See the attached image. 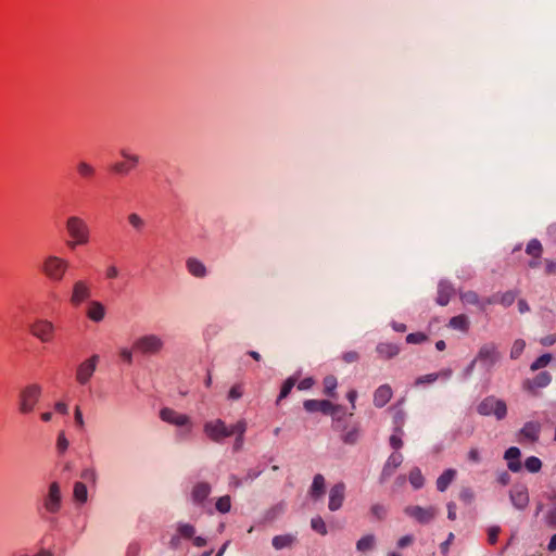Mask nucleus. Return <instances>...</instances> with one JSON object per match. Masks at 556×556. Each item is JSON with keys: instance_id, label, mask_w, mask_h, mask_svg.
<instances>
[{"instance_id": "nucleus-40", "label": "nucleus", "mask_w": 556, "mask_h": 556, "mask_svg": "<svg viewBox=\"0 0 556 556\" xmlns=\"http://www.w3.org/2000/svg\"><path fill=\"white\" fill-rule=\"evenodd\" d=\"M324 392L328 396H334V390L337 388V378L332 375L325 377L324 379Z\"/></svg>"}, {"instance_id": "nucleus-12", "label": "nucleus", "mask_w": 556, "mask_h": 556, "mask_svg": "<svg viewBox=\"0 0 556 556\" xmlns=\"http://www.w3.org/2000/svg\"><path fill=\"white\" fill-rule=\"evenodd\" d=\"M405 514L414 518L421 525L430 523L438 515V508L434 506L421 507L418 505L407 506L404 509Z\"/></svg>"}, {"instance_id": "nucleus-37", "label": "nucleus", "mask_w": 556, "mask_h": 556, "mask_svg": "<svg viewBox=\"0 0 556 556\" xmlns=\"http://www.w3.org/2000/svg\"><path fill=\"white\" fill-rule=\"evenodd\" d=\"M177 533L182 539H192L195 534V528L190 523L178 522L176 528Z\"/></svg>"}, {"instance_id": "nucleus-56", "label": "nucleus", "mask_w": 556, "mask_h": 556, "mask_svg": "<svg viewBox=\"0 0 556 556\" xmlns=\"http://www.w3.org/2000/svg\"><path fill=\"white\" fill-rule=\"evenodd\" d=\"M370 510L371 514L379 520L383 519L387 515V508L380 504L372 505Z\"/></svg>"}, {"instance_id": "nucleus-29", "label": "nucleus", "mask_w": 556, "mask_h": 556, "mask_svg": "<svg viewBox=\"0 0 556 556\" xmlns=\"http://www.w3.org/2000/svg\"><path fill=\"white\" fill-rule=\"evenodd\" d=\"M376 351L383 358H392L399 354L400 349L394 343L381 342L377 345Z\"/></svg>"}, {"instance_id": "nucleus-1", "label": "nucleus", "mask_w": 556, "mask_h": 556, "mask_svg": "<svg viewBox=\"0 0 556 556\" xmlns=\"http://www.w3.org/2000/svg\"><path fill=\"white\" fill-rule=\"evenodd\" d=\"M65 229L70 237L66 245L75 249L77 245H86L90 242L91 230L88 223L78 215H71L65 220Z\"/></svg>"}, {"instance_id": "nucleus-14", "label": "nucleus", "mask_w": 556, "mask_h": 556, "mask_svg": "<svg viewBox=\"0 0 556 556\" xmlns=\"http://www.w3.org/2000/svg\"><path fill=\"white\" fill-rule=\"evenodd\" d=\"M121 156L125 160L123 162H116L112 166V170L115 174L126 175L134 169L140 162V156L132 154L128 149H122L119 151Z\"/></svg>"}, {"instance_id": "nucleus-58", "label": "nucleus", "mask_w": 556, "mask_h": 556, "mask_svg": "<svg viewBox=\"0 0 556 556\" xmlns=\"http://www.w3.org/2000/svg\"><path fill=\"white\" fill-rule=\"evenodd\" d=\"M467 458L470 463L479 464L481 462V457H480V453H479L478 448H476V447L470 448L467 454Z\"/></svg>"}, {"instance_id": "nucleus-21", "label": "nucleus", "mask_w": 556, "mask_h": 556, "mask_svg": "<svg viewBox=\"0 0 556 556\" xmlns=\"http://www.w3.org/2000/svg\"><path fill=\"white\" fill-rule=\"evenodd\" d=\"M106 314L105 306L99 301H89L86 309L87 317L93 323H101Z\"/></svg>"}, {"instance_id": "nucleus-36", "label": "nucleus", "mask_w": 556, "mask_h": 556, "mask_svg": "<svg viewBox=\"0 0 556 556\" xmlns=\"http://www.w3.org/2000/svg\"><path fill=\"white\" fill-rule=\"evenodd\" d=\"M408 479H409L412 486L415 490L421 489L425 484V478L421 473V470L417 467H415L410 470Z\"/></svg>"}, {"instance_id": "nucleus-22", "label": "nucleus", "mask_w": 556, "mask_h": 556, "mask_svg": "<svg viewBox=\"0 0 556 556\" xmlns=\"http://www.w3.org/2000/svg\"><path fill=\"white\" fill-rule=\"evenodd\" d=\"M453 294L454 288L452 283L446 280H441L438 285V296L435 301L439 305L445 306L448 304Z\"/></svg>"}, {"instance_id": "nucleus-38", "label": "nucleus", "mask_w": 556, "mask_h": 556, "mask_svg": "<svg viewBox=\"0 0 556 556\" xmlns=\"http://www.w3.org/2000/svg\"><path fill=\"white\" fill-rule=\"evenodd\" d=\"M542 244L539 240L532 239L528 244L526 252L534 258H540L542 254Z\"/></svg>"}, {"instance_id": "nucleus-55", "label": "nucleus", "mask_w": 556, "mask_h": 556, "mask_svg": "<svg viewBox=\"0 0 556 556\" xmlns=\"http://www.w3.org/2000/svg\"><path fill=\"white\" fill-rule=\"evenodd\" d=\"M500 532H501V528L498 526L490 527L488 529V542L490 544H495L497 542Z\"/></svg>"}, {"instance_id": "nucleus-5", "label": "nucleus", "mask_w": 556, "mask_h": 556, "mask_svg": "<svg viewBox=\"0 0 556 556\" xmlns=\"http://www.w3.org/2000/svg\"><path fill=\"white\" fill-rule=\"evenodd\" d=\"M477 412L481 416L493 415L497 420H503L507 415V405L503 400L489 395L478 404Z\"/></svg>"}, {"instance_id": "nucleus-60", "label": "nucleus", "mask_w": 556, "mask_h": 556, "mask_svg": "<svg viewBox=\"0 0 556 556\" xmlns=\"http://www.w3.org/2000/svg\"><path fill=\"white\" fill-rule=\"evenodd\" d=\"M359 358V355L357 352L355 351H349V352H345L342 356V359L348 363V364H351V363H355L357 362Z\"/></svg>"}, {"instance_id": "nucleus-2", "label": "nucleus", "mask_w": 556, "mask_h": 556, "mask_svg": "<svg viewBox=\"0 0 556 556\" xmlns=\"http://www.w3.org/2000/svg\"><path fill=\"white\" fill-rule=\"evenodd\" d=\"M70 266L68 260L55 254H49L42 260L40 270L48 280L61 282L65 278Z\"/></svg>"}, {"instance_id": "nucleus-48", "label": "nucleus", "mask_w": 556, "mask_h": 556, "mask_svg": "<svg viewBox=\"0 0 556 556\" xmlns=\"http://www.w3.org/2000/svg\"><path fill=\"white\" fill-rule=\"evenodd\" d=\"M311 527L314 531L318 532L321 535L327 534V527L324 519L319 516L312 518Z\"/></svg>"}, {"instance_id": "nucleus-51", "label": "nucleus", "mask_w": 556, "mask_h": 556, "mask_svg": "<svg viewBox=\"0 0 556 556\" xmlns=\"http://www.w3.org/2000/svg\"><path fill=\"white\" fill-rule=\"evenodd\" d=\"M243 395V384L237 383L232 386L228 392L229 400H239Z\"/></svg>"}, {"instance_id": "nucleus-35", "label": "nucleus", "mask_w": 556, "mask_h": 556, "mask_svg": "<svg viewBox=\"0 0 556 556\" xmlns=\"http://www.w3.org/2000/svg\"><path fill=\"white\" fill-rule=\"evenodd\" d=\"M73 496L76 502L84 504L88 500L87 486L83 482H76L74 484Z\"/></svg>"}, {"instance_id": "nucleus-15", "label": "nucleus", "mask_w": 556, "mask_h": 556, "mask_svg": "<svg viewBox=\"0 0 556 556\" xmlns=\"http://www.w3.org/2000/svg\"><path fill=\"white\" fill-rule=\"evenodd\" d=\"M303 406L308 413L321 412L325 415L331 416L341 410V406L334 405L328 400H306Z\"/></svg>"}, {"instance_id": "nucleus-28", "label": "nucleus", "mask_w": 556, "mask_h": 556, "mask_svg": "<svg viewBox=\"0 0 556 556\" xmlns=\"http://www.w3.org/2000/svg\"><path fill=\"white\" fill-rule=\"evenodd\" d=\"M296 542V536L294 534H282L276 535L271 540V544L275 549L280 551L282 548L291 547Z\"/></svg>"}, {"instance_id": "nucleus-13", "label": "nucleus", "mask_w": 556, "mask_h": 556, "mask_svg": "<svg viewBox=\"0 0 556 556\" xmlns=\"http://www.w3.org/2000/svg\"><path fill=\"white\" fill-rule=\"evenodd\" d=\"M552 382V375L548 371H541L533 378L522 381V390L532 396L539 395V389L546 388Z\"/></svg>"}, {"instance_id": "nucleus-52", "label": "nucleus", "mask_w": 556, "mask_h": 556, "mask_svg": "<svg viewBox=\"0 0 556 556\" xmlns=\"http://www.w3.org/2000/svg\"><path fill=\"white\" fill-rule=\"evenodd\" d=\"M427 340V336L422 332H413L406 337V342L410 344L422 343Z\"/></svg>"}, {"instance_id": "nucleus-53", "label": "nucleus", "mask_w": 556, "mask_h": 556, "mask_svg": "<svg viewBox=\"0 0 556 556\" xmlns=\"http://www.w3.org/2000/svg\"><path fill=\"white\" fill-rule=\"evenodd\" d=\"M438 379H439V375H435L434 372L433 374L424 375V376H420V377H418L416 379L415 386H421V384H425V383H433Z\"/></svg>"}, {"instance_id": "nucleus-9", "label": "nucleus", "mask_w": 556, "mask_h": 556, "mask_svg": "<svg viewBox=\"0 0 556 556\" xmlns=\"http://www.w3.org/2000/svg\"><path fill=\"white\" fill-rule=\"evenodd\" d=\"M30 333L42 343H49L54 338L55 327L48 319H37L29 327Z\"/></svg>"}, {"instance_id": "nucleus-42", "label": "nucleus", "mask_w": 556, "mask_h": 556, "mask_svg": "<svg viewBox=\"0 0 556 556\" xmlns=\"http://www.w3.org/2000/svg\"><path fill=\"white\" fill-rule=\"evenodd\" d=\"M497 294V301L501 305H503L504 307H508L510 306L515 300H516V296H517V293L514 292V291H507L505 293H496Z\"/></svg>"}, {"instance_id": "nucleus-18", "label": "nucleus", "mask_w": 556, "mask_h": 556, "mask_svg": "<svg viewBox=\"0 0 556 556\" xmlns=\"http://www.w3.org/2000/svg\"><path fill=\"white\" fill-rule=\"evenodd\" d=\"M45 508L52 514H55L61 508V490L58 482H52L49 486V492L43 502Z\"/></svg>"}, {"instance_id": "nucleus-17", "label": "nucleus", "mask_w": 556, "mask_h": 556, "mask_svg": "<svg viewBox=\"0 0 556 556\" xmlns=\"http://www.w3.org/2000/svg\"><path fill=\"white\" fill-rule=\"evenodd\" d=\"M509 498L515 508L522 510L529 504L528 488L525 484H516L509 491Z\"/></svg>"}, {"instance_id": "nucleus-41", "label": "nucleus", "mask_w": 556, "mask_h": 556, "mask_svg": "<svg viewBox=\"0 0 556 556\" xmlns=\"http://www.w3.org/2000/svg\"><path fill=\"white\" fill-rule=\"evenodd\" d=\"M295 382L296 378L294 377H290L283 382L277 402H280L282 399H286L290 394L291 390L295 386Z\"/></svg>"}, {"instance_id": "nucleus-54", "label": "nucleus", "mask_w": 556, "mask_h": 556, "mask_svg": "<svg viewBox=\"0 0 556 556\" xmlns=\"http://www.w3.org/2000/svg\"><path fill=\"white\" fill-rule=\"evenodd\" d=\"M285 511V504L283 503H280L276 506H274L273 508H270L267 513H266V519L268 520H273L274 518H276L277 516H279L280 514H282Z\"/></svg>"}, {"instance_id": "nucleus-19", "label": "nucleus", "mask_w": 556, "mask_h": 556, "mask_svg": "<svg viewBox=\"0 0 556 556\" xmlns=\"http://www.w3.org/2000/svg\"><path fill=\"white\" fill-rule=\"evenodd\" d=\"M345 497V484L343 482L336 483L329 492L328 508L336 511L342 507Z\"/></svg>"}, {"instance_id": "nucleus-24", "label": "nucleus", "mask_w": 556, "mask_h": 556, "mask_svg": "<svg viewBox=\"0 0 556 556\" xmlns=\"http://www.w3.org/2000/svg\"><path fill=\"white\" fill-rule=\"evenodd\" d=\"M392 389L389 384L380 386L374 393V405L383 407L392 397Z\"/></svg>"}, {"instance_id": "nucleus-25", "label": "nucleus", "mask_w": 556, "mask_h": 556, "mask_svg": "<svg viewBox=\"0 0 556 556\" xmlns=\"http://www.w3.org/2000/svg\"><path fill=\"white\" fill-rule=\"evenodd\" d=\"M211 493V485L207 482L197 483L191 492V497L194 503L201 504L206 500Z\"/></svg>"}, {"instance_id": "nucleus-6", "label": "nucleus", "mask_w": 556, "mask_h": 556, "mask_svg": "<svg viewBox=\"0 0 556 556\" xmlns=\"http://www.w3.org/2000/svg\"><path fill=\"white\" fill-rule=\"evenodd\" d=\"M132 348L143 355H155L163 350L164 341L160 336L149 333L137 338Z\"/></svg>"}, {"instance_id": "nucleus-45", "label": "nucleus", "mask_w": 556, "mask_h": 556, "mask_svg": "<svg viewBox=\"0 0 556 556\" xmlns=\"http://www.w3.org/2000/svg\"><path fill=\"white\" fill-rule=\"evenodd\" d=\"M526 348V342L522 339H517L513 343V346L510 349V358L517 359L522 354L523 350Z\"/></svg>"}, {"instance_id": "nucleus-4", "label": "nucleus", "mask_w": 556, "mask_h": 556, "mask_svg": "<svg viewBox=\"0 0 556 556\" xmlns=\"http://www.w3.org/2000/svg\"><path fill=\"white\" fill-rule=\"evenodd\" d=\"M160 417L165 422L182 428V430L178 433L181 439H186L192 430L193 424L190 417L172 408H162L160 412Z\"/></svg>"}, {"instance_id": "nucleus-3", "label": "nucleus", "mask_w": 556, "mask_h": 556, "mask_svg": "<svg viewBox=\"0 0 556 556\" xmlns=\"http://www.w3.org/2000/svg\"><path fill=\"white\" fill-rule=\"evenodd\" d=\"M42 395V388L38 383H30L20 390L18 412L21 414H30L39 403Z\"/></svg>"}, {"instance_id": "nucleus-44", "label": "nucleus", "mask_w": 556, "mask_h": 556, "mask_svg": "<svg viewBox=\"0 0 556 556\" xmlns=\"http://www.w3.org/2000/svg\"><path fill=\"white\" fill-rule=\"evenodd\" d=\"M247 431V422L244 420H239L235 425L228 427L229 437L236 434L237 437H244Z\"/></svg>"}, {"instance_id": "nucleus-7", "label": "nucleus", "mask_w": 556, "mask_h": 556, "mask_svg": "<svg viewBox=\"0 0 556 556\" xmlns=\"http://www.w3.org/2000/svg\"><path fill=\"white\" fill-rule=\"evenodd\" d=\"M501 353L494 342H488L480 346L476 361L481 364L485 372L490 374L493 367L501 361Z\"/></svg>"}, {"instance_id": "nucleus-11", "label": "nucleus", "mask_w": 556, "mask_h": 556, "mask_svg": "<svg viewBox=\"0 0 556 556\" xmlns=\"http://www.w3.org/2000/svg\"><path fill=\"white\" fill-rule=\"evenodd\" d=\"M203 431L211 441L216 443L229 438L228 426L222 419L206 421L203 426Z\"/></svg>"}, {"instance_id": "nucleus-59", "label": "nucleus", "mask_w": 556, "mask_h": 556, "mask_svg": "<svg viewBox=\"0 0 556 556\" xmlns=\"http://www.w3.org/2000/svg\"><path fill=\"white\" fill-rule=\"evenodd\" d=\"M81 478L87 480V481L96 482V480H97V472L92 468H86L81 472Z\"/></svg>"}, {"instance_id": "nucleus-47", "label": "nucleus", "mask_w": 556, "mask_h": 556, "mask_svg": "<svg viewBox=\"0 0 556 556\" xmlns=\"http://www.w3.org/2000/svg\"><path fill=\"white\" fill-rule=\"evenodd\" d=\"M359 438V431H358V428L356 427H353L352 429L348 430L343 435H342V441L345 443V444H355L357 442Z\"/></svg>"}, {"instance_id": "nucleus-31", "label": "nucleus", "mask_w": 556, "mask_h": 556, "mask_svg": "<svg viewBox=\"0 0 556 556\" xmlns=\"http://www.w3.org/2000/svg\"><path fill=\"white\" fill-rule=\"evenodd\" d=\"M76 170L80 178L87 180L92 179L96 175V167L87 161H79Z\"/></svg>"}, {"instance_id": "nucleus-20", "label": "nucleus", "mask_w": 556, "mask_h": 556, "mask_svg": "<svg viewBox=\"0 0 556 556\" xmlns=\"http://www.w3.org/2000/svg\"><path fill=\"white\" fill-rule=\"evenodd\" d=\"M402 462H403V455L401 453H392L388 457V459L382 468V471L380 475V481L381 482L387 481L394 473L396 468L400 467Z\"/></svg>"}, {"instance_id": "nucleus-50", "label": "nucleus", "mask_w": 556, "mask_h": 556, "mask_svg": "<svg viewBox=\"0 0 556 556\" xmlns=\"http://www.w3.org/2000/svg\"><path fill=\"white\" fill-rule=\"evenodd\" d=\"M134 348H121L118 351V355L124 363L131 365L134 362Z\"/></svg>"}, {"instance_id": "nucleus-63", "label": "nucleus", "mask_w": 556, "mask_h": 556, "mask_svg": "<svg viewBox=\"0 0 556 556\" xmlns=\"http://www.w3.org/2000/svg\"><path fill=\"white\" fill-rule=\"evenodd\" d=\"M413 542H414L413 535H409V534L404 535L397 541V546L400 548H405V547L409 546Z\"/></svg>"}, {"instance_id": "nucleus-10", "label": "nucleus", "mask_w": 556, "mask_h": 556, "mask_svg": "<svg viewBox=\"0 0 556 556\" xmlns=\"http://www.w3.org/2000/svg\"><path fill=\"white\" fill-rule=\"evenodd\" d=\"M91 283L85 279L74 281L71 292L70 302L73 306L78 307L91 298Z\"/></svg>"}, {"instance_id": "nucleus-62", "label": "nucleus", "mask_w": 556, "mask_h": 556, "mask_svg": "<svg viewBox=\"0 0 556 556\" xmlns=\"http://www.w3.org/2000/svg\"><path fill=\"white\" fill-rule=\"evenodd\" d=\"M181 536L176 532V534H174L169 542H168V546L170 549H178L180 547V544H181Z\"/></svg>"}, {"instance_id": "nucleus-49", "label": "nucleus", "mask_w": 556, "mask_h": 556, "mask_svg": "<svg viewBox=\"0 0 556 556\" xmlns=\"http://www.w3.org/2000/svg\"><path fill=\"white\" fill-rule=\"evenodd\" d=\"M231 508V500H230V496L228 495H225V496H222L217 500L216 502V509L222 513V514H226L230 510Z\"/></svg>"}, {"instance_id": "nucleus-61", "label": "nucleus", "mask_w": 556, "mask_h": 556, "mask_svg": "<svg viewBox=\"0 0 556 556\" xmlns=\"http://www.w3.org/2000/svg\"><path fill=\"white\" fill-rule=\"evenodd\" d=\"M119 275V270L115 265H109L105 269L106 279H115Z\"/></svg>"}, {"instance_id": "nucleus-30", "label": "nucleus", "mask_w": 556, "mask_h": 556, "mask_svg": "<svg viewBox=\"0 0 556 556\" xmlns=\"http://www.w3.org/2000/svg\"><path fill=\"white\" fill-rule=\"evenodd\" d=\"M456 477L455 469H446L438 479H437V489L440 492H444L450 484L454 481Z\"/></svg>"}, {"instance_id": "nucleus-64", "label": "nucleus", "mask_w": 556, "mask_h": 556, "mask_svg": "<svg viewBox=\"0 0 556 556\" xmlns=\"http://www.w3.org/2000/svg\"><path fill=\"white\" fill-rule=\"evenodd\" d=\"M546 522L551 527H556V505L547 513Z\"/></svg>"}, {"instance_id": "nucleus-39", "label": "nucleus", "mask_w": 556, "mask_h": 556, "mask_svg": "<svg viewBox=\"0 0 556 556\" xmlns=\"http://www.w3.org/2000/svg\"><path fill=\"white\" fill-rule=\"evenodd\" d=\"M552 361V355L549 353H545L543 355H541L540 357H538L531 365H530V370L532 371H536L541 368H544L546 367L549 362Z\"/></svg>"}, {"instance_id": "nucleus-33", "label": "nucleus", "mask_w": 556, "mask_h": 556, "mask_svg": "<svg viewBox=\"0 0 556 556\" xmlns=\"http://www.w3.org/2000/svg\"><path fill=\"white\" fill-rule=\"evenodd\" d=\"M376 538L374 534H367L356 542V549L361 553H366L375 547Z\"/></svg>"}, {"instance_id": "nucleus-26", "label": "nucleus", "mask_w": 556, "mask_h": 556, "mask_svg": "<svg viewBox=\"0 0 556 556\" xmlns=\"http://www.w3.org/2000/svg\"><path fill=\"white\" fill-rule=\"evenodd\" d=\"M186 266H187L188 271L197 278H203L207 274L205 265L198 258H194V257L188 258L186 262Z\"/></svg>"}, {"instance_id": "nucleus-43", "label": "nucleus", "mask_w": 556, "mask_h": 556, "mask_svg": "<svg viewBox=\"0 0 556 556\" xmlns=\"http://www.w3.org/2000/svg\"><path fill=\"white\" fill-rule=\"evenodd\" d=\"M525 467L529 472L535 473L541 470L542 462L535 456H530L526 459Z\"/></svg>"}, {"instance_id": "nucleus-32", "label": "nucleus", "mask_w": 556, "mask_h": 556, "mask_svg": "<svg viewBox=\"0 0 556 556\" xmlns=\"http://www.w3.org/2000/svg\"><path fill=\"white\" fill-rule=\"evenodd\" d=\"M127 222L129 226L138 233L143 232L147 227V220L138 213H129L127 215Z\"/></svg>"}, {"instance_id": "nucleus-57", "label": "nucleus", "mask_w": 556, "mask_h": 556, "mask_svg": "<svg viewBox=\"0 0 556 556\" xmlns=\"http://www.w3.org/2000/svg\"><path fill=\"white\" fill-rule=\"evenodd\" d=\"M68 440L66 439L64 432H60L56 440V448L60 453H64L68 447Z\"/></svg>"}, {"instance_id": "nucleus-27", "label": "nucleus", "mask_w": 556, "mask_h": 556, "mask_svg": "<svg viewBox=\"0 0 556 556\" xmlns=\"http://www.w3.org/2000/svg\"><path fill=\"white\" fill-rule=\"evenodd\" d=\"M325 486H326V482H325L324 476L321 473L315 475L313 478L311 489H309L311 497H313L315 500L321 497L325 493Z\"/></svg>"}, {"instance_id": "nucleus-8", "label": "nucleus", "mask_w": 556, "mask_h": 556, "mask_svg": "<svg viewBox=\"0 0 556 556\" xmlns=\"http://www.w3.org/2000/svg\"><path fill=\"white\" fill-rule=\"evenodd\" d=\"M99 361L100 356L98 354H93L77 366L75 375L77 383L86 386L90 381L97 369Z\"/></svg>"}, {"instance_id": "nucleus-46", "label": "nucleus", "mask_w": 556, "mask_h": 556, "mask_svg": "<svg viewBox=\"0 0 556 556\" xmlns=\"http://www.w3.org/2000/svg\"><path fill=\"white\" fill-rule=\"evenodd\" d=\"M460 300L466 304L478 305L480 307V299L477 292L466 291L460 293Z\"/></svg>"}, {"instance_id": "nucleus-16", "label": "nucleus", "mask_w": 556, "mask_h": 556, "mask_svg": "<svg viewBox=\"0 0 556 556\" xmlns=\"http://www.w3.org/2000/svg\"><path fill=\"white\" fill-rule=\"evenodd\" d=\"M541 433V424L538 421H528L523 425L518 433V442L534 443L539 440Z\"/></svg>"}, {"instance_id": "nucleus-23", "label": "nucleus", "mask_w": 556, "mask_h": 556, "mask_svg": "<svg viewBox=\"0 0 556 556\" xmlns=\"http://www.w3.org/2000/svg\"><path fill=\"white\" fill-rule=\"evenodd\" d=\"M520 455V450L516 446H511L505 451L504 458L507 460V467L510 471L518 472L521 470Z\"/></svg>"}, {"instance_id": "nucleus-34", "label": "nucleus", "mask_w": 556, "mask_h": 556, "mask_svg": "<svg viewBox=\"0 0 556 556\" xmlns=\"http://www.w3.org/2000/svg\"><path fill=\"white\" fill-rule=\"evenodd\" d=\"M450 327L466 332L469 328V319L466 315H457L450 319Z\"/></svg>"}]
</instances>
